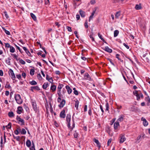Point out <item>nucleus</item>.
Returning a JSON list of instances; mask_svg holds the SVG:
<instances>
[{
    "instance_id": "obj_51",
    "label": "nucleus",
    "mask_w": 150,
    "mask_h": 150,
    "mask_svg": "<svg viewBox=\"0 0 150 150\" xmlns=\"http://www.w3.org/2000/svg\"><path fill=\"white\" fill-rule=\"evenodd\" d=\"M112 140L111 139H109L108 142V145L109 146L110 144L111 143Z\"/></svg>"
},
{
    "instance_id": "obj_35",
    "label": "nucleus",
    "mask_w": 150,
    "mask_h": 150,
    "mask_svg": "<svg viewBox=\"0 0 150 150\" xmlns=\"http://www.w3.org/2000/svg\"><path fill=\"white\" fill-rule=\"evenodd\" d=\"M26 132L25 129H22L21 131V133L22 134H26Z\"/></svg>"
},
{
    "instance_id": "obj_25",
    "label": "nucleus",
    "mask_w": 150,
    "mask_h": 150,
    "mask_svg": "<svg viewBox=\"0 0 150 150\" xmlns=\"http://www.w3.org/2000/svg\"><path fill=\"white\" fill-rule=\"evenodd\" d=\"M26 145L27 146L29 147L31 145V142L30 140H28L26 142Z\"/></svg>"
},
{
    "instance_id": "obj_28",
    "label": "nucleus",
    "mask_w": 150,
    "mask_h": 150,
    "mask_svg": "<svg viewBox=\"0 0 150 150\" xmlns=\"http://www.w3.org/2000/svg\"><path fill=\"white\" fill-rule=\"evenodd\" d=\"M30 15L32 18L35 21L37 20V18L35 15L33 13H30Z\"/></svg>"
},
{
    "instance_id": "obj_11",
    "label": "nucleus",
    "mask_w": 150,
    "mask_h": 150,
    "mask_svg": "<svg viewBox=\"0 0 150 150\" xmlns=\"http://www.w3.org/2000/svg\"><path fill=\"white\" fill-rule=\"evenodd\" d=\"M66 88L67 90L68 93L69 94H70L72 92V90L70 87L68 86H66Z\"/></svg>"
},
{
    "instance_id": "obj_44",
    "label": "nucleus",
    "mask_w": 150,
    "mask_h": 150,
    "mask_svg": "<svg viewBox=\"0 0 150 150\" xmlns=\"http://www.w3.org/2000/svg\"><path fill=\"white\" fill-rule=\"evenodd\" d=\"M12 55L14 57V58H15L17 60H18L19 59H18V57L16 54H12Z\"/></svg>"
},
{
    "instance_id": "obj_53",
    "label": "nucleus",
    "mask_w": 150,
    "mask_h": 150,
    "mask_svg": "<svg viewBox=\"0 0 150 150\" xmlns=\"http://www.w3.org/2000/svg\"><path fill=\"white\" fill-rule=\"evenodd\" d=\"M16 76L18 79H20L21 77V76L20 74L16 75Z\"/></svg>"
},
{
    "instance_id": "obj_33",
    "label": "nucleus",
    "mask_w": 150,
    "mask_h": 150,
    "mask_svg": "<svg viewBox=\"0 0 150 150\" xmlns=\"http://www.w3.org/2000/svg\"><path fill=\"white\" fill-rule=\"evenodd\" d=\"M48 84L47 83H44L42 86V88L44 89H46L48 86Z\"/></svg>"
},
{
    "instance_id": "obj_49",
    "label": "nucleus",
    "mask_w": 150,
    "mask_h": 150,
    "mask_svg": "<svg viewBox=\"0 0 150 150\" xmlns=\"http://www.w3.org/2000/svg\"><path fill=\"white\" fill-rule=\"evenodd\" d=\"M74 135L75 138H77L78 136L77 133L76 132H75L74 134Z\"/></svg>"
},
{
    "instance_id": "obj_34",
    "label": "nucleus",
    "mask_w": 150,
    "mask_h": 150,
    "mask_svg": "<svg viewBox=\"0 0 150 150\" xmlns=\"http://www.w3.org/2000/svg\"><path fill=\"white\" fill-rule=\"evenodd\" d=\"M30 83L32 85H35L37 84V82L35 81H32L30 82Z\"/></svg>"
},
{
    "instance_id": "obj_24",
    "label": "nucleus",
    "mask_w": 150,
    "mask_h": 150,
    "mask_svg": "<svg viewBox=\"0 0 150 150\" xmlns=\"http://www.w3.org/2000/svg\"><path fill=\"white\" fill-rule=\"evenodd\" d=\"M8 115L10 117H13L14 116L13 113L12 111L9 112L8 113Z\"/></svg>"
},
{
    "instance_id": "obj_18",
    "label": "nucleus",
    "mask_w": 150,
    "mask_h": 150,
    "mask_svg": "<svg viewBox=\"0 0 150 150\" xmlns=\"http://www.w3.org/2000/svg\"><path fill=\"white\" fill-rule=\"evenodd\" d=\"M145 100L148 102L147 105L149 106L150 105V98L149 96L146 97L145 98Z\"/></svg>"
},
{
    "instance_id": "obj_27",
    "label": "nucleus",
    "mask_w": 150,
    "mask_h": 150,
    "mask_svg": "<svg viewBox=\"0 0 150 150\" xmlns=\"http://www.w3.org/2000/svg\"><path fill=\"white\" fill-rule=\"evenodd\" d=\"M15 48L11 46L10 47V51L11 52L13 53L15 52Z\"/></svg>"
},
{
    "instance_id": "obj_19",
    "label": "nucleus",
    "mask_w": 150,
    "mask_h": 150,
    "mask_svg": "<svg viewBox=\"0 0 150 150\" xmlns=\"http://www.w3.org/2000/svg\"><path fill=\"white\" fill-rule=\"evenodd\" d=\"M135 8L136 10H139L141 9L142 7L140 4H137L135 6Z\"/></svg>"
},
{
    "instance_id": "obj_46",
    "label": "nucleus",
    "mask_w": 150,
    "mask_h": 150,
    "mask_svg": "<svg viewBox=\"0 0 150 150\" xmlns=\"http://www.w3.org/2000/svg\"><path fill=\"white\" fill-rule=\"evenodd\" d=\"M98 35L99 37L102 40H104V39L102 38V35L99 33H98Z\"/></svg>"
},
{
    "instance_id": "obj_15",
    "label": "nucleus",
    "mask_w": 150,
    "mask_h": 150,
    "mask_svg": "<svg viewBox=\"0 0 150 150\" xmlns=\"http://www.w3.org/2000/svg\"><path fill=\"white\" fill-rule=\"evenodd\" d=\"M96 11V10H95V11H93L92 12L91 15L90 16L88 20V21L89 22L93 18Z\"/></svg>"
},
{
    "instance_id": "obj_26",
    "label": "nucleus",
    "mask_w": 150,
    "mask_h": 150,
    "mask_svg": "<svg viewBox=\"0 0 150 150\" xmlns=\"http://www.w3.org/2000/svg\"><path fill=\"white\" fill-rule=\"evenodd\" d=\"M119 33V31L117 30H115L114 32V37H117Z\"/></svg>"
},
{
    "instance_id": "obj_5",
    "label": "nucleus",
    "mask_w": 150,
    "mask_h": 150,
    "mask_svg": "<svg viewBox=\"0 0 150 150\" xmlns=\"http://www.w3.org/2000/svg\"><path fill=\"white\" fill-rule=\"evenodd\" d=\"M9 74L13 80H14L15 79V76L13 71L11 69H10Z\"/></svg>"
},
{
    "instance_id": "obj_3",
    "label": "nucleus",
    "mask_w": 150,
    "mask_h": 150,
    "mask_svg": "<svg viewBox=\"0 0 150 150\" xmlns=\"http://www.w3.org/2000/svg\"><path fill=\"white\" fill-rule=\"evenodd\" d=\"M15 98L16 102L19 104H22L23 103V100L21 98L20 95L17 94L15 95Z\"/></svg>"
},
{
    "instance_id": "obj_14",
    "label": "nucleus",
    "mask_w": 150,
    "mask_h": 150,
    "mask_svg": "<svg viewBox=\"0 0 150 150\" xmlns=\"http://www.w3.org/2000/svg\"><path fill=\"white\" fill-rule=\"evenodd\" d=\"M124 117V116L123 115L120 116L119 118L117 120V122H121L123 120Z\"/></svg>"
},
{
    "instance_id": "obj_52",
    "label": "nucleus",
    "mask_w": 150,
    "mask_h": 150,
    "mask_svg": "<svg viewBox=\"0 0 150 150\" xmlns=\"http://www.w3.org/2000/svg\"><path fill=\"white\" fill-rule=\"evenodd\" d=\"M123 45L127 49L129 48V47L127 45H126L125 43H123Z\"/></svg>"
},
{
    "instance_id": "obj_60",
    "label": "nucleus",
    "mask_w": 150,
    "mask_h": 150,
    "mask_svg": "<svg viewBox=\"0 0 150 150\" xmlns=\"http://www.w3.org/2000/svg\"><path fill=\"white\" fill-rule=\"evenodd\" d=\"M119 55L118 54H117L116 55V57L119 60H120V59L119 58Z\"/></svg>"
},
{
    "instance_id": "obj_22",
    "label": "nucleus",
    "mask_w": 150,
    "mask_h": 150,
    "mask_svg": "<svg viewBox=\"0 0 150 150\" xmlns=\"http://www.w3.org/2000/svg\"><path fill=\"white\" fill-rule=\"evenodd\" d=\"M119 125V123L118 122H115L114 124V128L115 129H117Z\"/></svg>"
},
{
    "instance_id": "obj_12",
    "label": "nucleus",
    "mask_w": 150,
    "mask_h": 150,
    "mask_svg": "<svg viewBox=\"0 0 150 150\" xmlns=\"http://www.w3.org/2000/svg\"><path fill=\"white\" fill-rule=\"evenodd\" d=\"M34 90H40L39 87L38 86H32L31 87V90L33 91Z\"/></svg>"
},
{
    "instance_id": "obj_23",
    "label": "nucleus",
    "mask_w": 150,
    "mask_h": 150,
    "mask_svg": "<svg viewBox=\"0 0 150 150\" xmlns=\"http://www.w3.org/2000/svg\"><path fill=\"white\" fill-rule=\"evenodd\" d=\"M56 86L54 85H52L50 89L52 92H54L56 90Z\"/></svg>"
},
{
    "instance_id": "obj_42",
    "label": "nucleus",
    "mask_w": 150,
    "mask_h": 150,
    "mask_svg": "<svg viewBox=\"0 0 150 150\" xmlns=\"http://www.w3.org/2000/svg\"><path fill=\"white\" fill-rule=\"evenodd\" d=\"M37 77L39 80H41L42 79L41 76L40 74H38Z\"/></svg>"
},
{
    "instance_id": "obj_47",
    "label": "nucleus",
    "mask_w": 150,
    "mask_h": 150,
    "mask_svg": "<svg viewBox=\"0 0 150 150\" xmlns=\"http://www.w3.org/2000/svg\"><path fill=\"white\" fill-rule=\"evenodd\" d=\"M47 80L51 83H52L53 82V80L52 77L49 78Z\"/></svg>"
},
{
    "instance_id": "obj_43",
    "label": "nucleus",
    "mask_w": 150,
    "mask_h": 150,
    "mask_svg": "<svg viewBox=\"0 0 150 150\" xmlns=\"http://www.w3.org/2000/svg\"><path fill=\"white\" fill-rule=\"evenodd\" d=\"M67 28L69 32H71L72 31L71 28V27H69V26H67Z\"/></svg>"
},
{
    "instance_id": "obj_1",
    "label": "nucleus",
    "mask_w": 150,
    "mask_h": 150,
    "mask_svg": "<svg viewBox=\"0 0 150 150\" xmlns=\"http://www.w3.org/2000/svg\"><path fill=\"white\" fill-rule=\"evenodd\" d=\"M66 120L68 123V126L69 128H71L72 129L74 127L75 124L74 123L73 121L72 123V127H71L70 126V122L71 121V115H67L66 117Z\"/></svg>"
},
{
    "instance_id": "obj_57",
    "label": "nucleus",
    "mask_w": 150,
    "mask_h": 150,
    "mask_svg": "<svg viewBox=\"0 0 150 150\" xmlns=\"http://www.w3.org/2000/svg\"><path fill=\"white\" fill-rule=\"evenodd\" d=\"M81 58L82 60L84 61L86 60L87 59L86 58L84 57H81Z\"/></svg>"
},
{
    "instance_id": "obj_36",
    "label": "nucleus",
    "mask_w": 150,
    "mask_h": 150,
    "mask_svg": "<svg viewBox=\"0 0 150 150\" xmlns=\"http://www.w3.org/2000/svg\"><path fill=\"white\" fill-rule=\"evenodd\" d=\"M19 59V62L21 64H25V62L24 60H23V59Z\"/></svg>"
},
{
    "instance_id": "obj_58",
    "label": "nucleus",
    "mask_w": 150,
    "mask_h": 150,
    "mask_svg": "<svg viewBox=\"0 0 150 150\" xmlns=\"http://www.w3.org/2000/svg\"><path fill=\"white\" fill-rule=\"evenodd\" d=\"M23 48L25 52H27V51H28L27 48L25 47H23Z\"/></svg>"
},
{
    "instance_id": "obj_10",
    "label": "nucleus",
    "mask_w": 150,
    "mask_h": 150,
    "mask_svg": "<svg viewBox=\"0 0 150 150\" xmlns=\"http://www.w3.org/2000/svg\"><path fill=\"white\" fill-rule=\"evenodd\" d=\"M65 103V100H62V101L60 102V104L59 105V107L60 108L63 107Z\"/></svg>"
},
{
    "instance_id": "obj_54",
    "label": "nucleus",
    "mask_w": 150,
    "mask_h": 150,
    "mask_svg": "<svg viewBox=\"0 0 150 150\" xmlns=\"http://www.w3.org/2000/svg\"><path fill=\"white\" fill-rule=\"evenodd\" d=\"M96 2L95 0H91V4H94Z\"/></svg>"
},
{
    "instance_id": "obj_17",
    "label": "nucleus",
    "mask_w": 150,
    "mask_h": 150,
    "mask_svg": "<svg viewBox=\"0 0 150 150\" xmlns=\"http://www.w3.org/2000/svg\"><path fill=\"white\" fill-rule=\"evenodd\" d=\"M94 142L96 144L97 146L99 148H100L101 146L100 143H99L98 140L95 139H94Z\"/></svg>"
},
{
    "instance_id": "obj_13",
    "label": "nucleus",
    "mask_w": 150,
    "mask_h": 150,
    "mask_svg": "<svg viewBox=\"0 0 150 150\" xmlns=\"http://www.w3.org/2000/svg\"><path fill=\"white\" fill-rule=\"evenodd\" d=\"M65 111L64 110H63L60 112V117L62 118H64L65 117V115L64 114Z\"/></svg>"
},
{
    "instance_id": "obj_2",
    "label": "nucleus",
    "mask_w": 150,
    "mask_h": 150,
    "mask_svg": "<svg viewBox=\"0 0 150 150\" xmlns=\"http://www.w3.org/2000/svg\"><path fill=\"white\" fill-rule=\"evenodd\" d=\"M133 94L136 96L137 99L138 100H140V98H143V94L137 91H134L133 92Z\"/></svg>"
},
{
    "instance_id": "obj_8",
    "label": "nucleus",
    "mask_w": 150,
    "mask_h": 150,
    "mask_svg": "<svg viewBox=\"0 0 150 150\" xmlns=\"http://www.w3.org/2000/svg\"><path fill=\"white\" fill-rule=\"evenodd\" d=\"M32 105L34 110L35 112H37V108L36 103L35 102H32Z\"/></svg>"
},
{
    "instance_id": "obj_56",
    "label": "nucleus",
    "mask_w": 150,
    "mask_h": 150,
    "mask_svg": "<svg viewBox=\"0 0 150 150\" xmlns=\"http://www.w3.org/2000/svg\"><path fill=\"white\" fill-rule=\"evenodd\" d=\"M3 72L2 70H0V75L1 76H3Z\"/></svg>"
},
{
    "instance_id": "obj_61",
    "label": "nucleus",
    "mask_w": 150,
    "mask_h": 150,
    "mask_svg": "<svg viewBox=\"0 0 150 150\" xmlns=\"http://www.w3.org/2000/svg\"><path fill=\"white\" fill-rule=\"evenodd\" d=\"M76 18L77 20H79L80 19V16L79 15L77 14L76 15Z\"/></svg>"
},
{
    "instance_id": "obj_21",
    "label": "nucleus",
    "mask_w": 150,
    "mask_h": 150,
    "mask_svg": "<svg viewBox=\"0 0 150 150\" xmlns=\"http://www.w3.org/2000/svg\"><path fill=\"white\" fill-rule=\"evenodd\" d=\"M79 102L78 100H76L75 101V107L76 110H78L79 105Z\"/></svg>"
},
{
    "instance_id": "obj_62",
    "label": "nucleus",
    "mask_w": 150,
    "mask_h": 150,
    "mask_svg": "<svg viewBox=\"0 0 150 150\" xmlns=\"http://www.w3.org/2000/svg\"><path fill=\"white\" fill-rule=\"evenodd\" d=\"M5 87L6 88H11V87L9 84H6V85L5 86Z\"/></svg>"
},
{
    "instance_id": "obj_41",
    "label": "nucleus",
    "mask_w": 150,
    "mask_h": 150,
    "mask_svg": "<svg viewBox=\"0 0 150 150\" xmlns=\"http://www.w3.org/2000/svg\"><path fill=\"white\" fill-rule=\"evenodd\" d=\"M6 127H7L8 129H10L11 127V123L9 122L8 125L6 126Z\"/></svg>"
},
{
    "instance_id": "obj_9",
    "label": "nucleus",
    "mask_w": 150,
    "mask_h": 150,
    "mask_svg": "<svg viewBox=\"0 0 150 150\" xmlns=\"http://www.w3.org/2000/svg\"><path fill=\"white\" fill-rule=\"evenodd\" d=\"M141 120L143 121V124L144 126H146L148 125V122L145 118L142 117L141 118Z\"/></svg>"
},
{
    "instance_id": "obj_6",
    "label": "nucleus",
    "mask_w": 150,
    "mask_h": 150,
    "mask_svg": "<svg viewBox=\"0 0 150 150\" xmlns=\"http://www.w3.org/2000/svg\"><path fill=\"white\" fill-rule=\"evenodd\" d=\"M144 134H142L138 136L137 138L136 142L137 143H139L141 140V139L142 138H144Z\"/></svg>"
},
{
    "instance_id": "obj_32",
    "label": "nucleus",
    "mask_w": 150,
    "mask_h": 150,
    "mask_svg": "<svg viewBox=\"0 0 150 150\" xmlns=\"http://www.w3.org/2000/svg\"><path fill=\"white\" fill-rule=\"evenodd\" d=\"M22 107H18V110L17 111V113L18 114H20L21 112Z\"/></svg>"
},
{
    "instance_id": "obj_45",
    "label": "nucleus",
    "mask_w": 150,
    "mask_h": 150,
    "mask_svg": "<svg viewBox=\"0 0 150 150\" xmlns=\"http://www.w3.org/2000/svg\"><path fill=\"white\" fill-rule=\"evenodd\" d=\"M84 26L85 27V28H87L88 27L87 20H86V22H85V23H84Z\"/></svg>"
},
{
    "instance_id": "obj_63",
    "label": "nucleus",
    "mask_w": 150,
    "mask_h": 150,
    "mask_svg": "<svg viewBox=\"0 0 150 150\" xmlns=\"http://www.w3.org/2000/svg\"><path fill=\"white\" fill-rule=\"evenodd\" d=\"M87 106L86 105H85L84 106V111L85 112H86L87 110Z\"/></svg>"
},
{
    "instance_id": "obj_20",
    "label": "nucleus",
    "mask_w": 150,
    "mask_h": 150,
    "mask_svg": "<svg viewBox=\"0 0 150 150\" xmlns=\"http://www.w3.org/2000/svg\"><path fill=\"white\" fill-rule=\"evenodd\" d=\"M80 14L81 16L82 17H84L85 16V12L82 10L79 11Z\"/></svg>"
},
{
    "instance_id": "obj_64",
    "label": "nucleus",
    "mask_w": 150,
    "mask_h": 150,
    "mask_svg": "<svg viewBox=\"0 0 150 150\" xmlns=\"http://www.w3.org/2000/svg\"><path fill=\"white\" fill-rule=\"evenodd\" d=\"M9 93V92L8 91H6L5 92V95L7 96H8Z\"/></svg>"
},
{
    "instance_id": "obj_37",
    "label": "nucleus",
    "mask_w": 150,
    "mask_h": 150,
    "mask_svg": "<svg viewBox=\"0 0 150 150\" xmlns=\"http://www.w3.org/2000/svg\"><path fill=\"white\" fill-rule=\"evenodd\" d=\"M63 84H59L58 85L57 89L58 90H61L62 88L63 87Z\"/></svg>"
},
{
    "instance_id": "obj_40",
    "label": "nucleus",
    "mask_w": 150,
    "mask_h": 150,
    "mask_svg": "<svg viewBox=\"0 0 150 150\" xmlns=\"http://www.w3.org/2000/svg\"><path fill=\"white\" fill-rule=\"evenodd\" d=\"M105 107H106V111H108L109 108V104L108 103H106L105 104Z\"/></svg>"
},
{
    "instance_id": "obj_29",
    "label": "nucleus",
    "mask_w": 150,
    "mask_h": 150,
    "mask_svg": "<svg viewBox=\"0 0 150 150\" xmlns=\"http://www.w3.org/2000/svg\"><path fill=\"white\" fill-rule=\"evenodd\" d=\"M3 30L4 31L5 33L7 35H9L10 34V32L6 30L4 28V27H2Z\"/></svg>"
},
{
    "instance_id": "obj_4",
    "label": "nucleus",
    "mask_w": 150,
    "mask_h": 150,
    "mask_svg": "<svg viewBox=\"0 0 150 150\" xmlns=\"http://www.w3.org/2000/svg\"><path fill=\"white\" fill-rule=\"evenodd\" d=\"M16 119L17 121H18V123L20 125H24V120L23 119H21L18 116H17Z\"/></svg>"
},
{
    "instance_id": "obj_16",
    "label": "nucleus",
    "mask_w": 150,
    "mask_h": 150,
    "mask_svg": "<svg viewBox=\"0 0 150 150\" xmlns=\"http://www.w3.org/2000/svg\"><path fill=\"white\" fill-rule=\"evenodd\" d=\"M104 50L105 51H106L109 53H111L112 52V50L111 49L109 48V47H108V46L105 47Z\"/></svg>"
},
{
    "instance_id": "obj_39",
    "label": "nucleus",
    "mask_w": 150,
    "mask_h": 150,
    "mask_svg": "<svg viewBox=\"0 0 150 150\" xmlns=\"http://www.w3.org/2000/svg\"><path fill=\"white\" fill-rule=\"evenodd\" d=\"M10 60L11 59L8 58V60H6V63L9 65H10Z\"/></svg>"
},
{
    "instance_id": "obj_31",
    "label": "nucleus",
    "mask_w": 150,
    "mask_h": 150,
    "mask_svg": "<svg viewBox=\"0 0 150 150\" xmlns=\"http://www.w3.org/2000/svg\"><path fill=\"white\" fill-rule=\"evenodd\" d=\"M120 15V12L119 11L117 12L115 15V18H118Z\"/></svg>"
},
{
    "instance_id": "obj_30",
    "label": "nucleus",
    "mask_w": 150,
    "mask_h": 150,
    "mask_svg": "<svg viewBox=\"0 0 150 150\" xmlns=\"http://www.w3.org/2000/svg\"><path fill=\"white\" fill-rule=\"evenodd\" d=\"M89 74L87 73H86L85 74L84 77L85 79L89 80L90 79Z\"/></svg>"
},
{
    "instance_id": "obj_59",
    "label": "nucleus",
    "mask_w": 150,
    "mask_h": 150,
    "mask_svg": "<svg viewBox=\"0 0 150 150\" xmlns=\"http://www.w3.org/2000/svg\"><path fill=\"white\" fill-rule=\"evenodd\" d=\"M4 14H5V16H6V18H8V16L7 15L6 12H4Z\"/></svg>"
},
{
    "instance_id": "obj_7",
    "label": "nucleus",
    "mask_w": 150,
    "mask_h": 150,
    "mask_svg": "<svg viewBox=\"0 0 150 150\" xmlns=\"http://www.w3.org/2000/svg\"><path fill=\"white\" fill-rule=\"evenodd\" d=\"M120 143H123L126 140V138L124 135L122 134H120Z\"/></svg>"
},
{
    "instance_id": "obj_55",
    "label": "nucleus",
    "mask_w": 150,
    "mask_h": 150,
    "mask_svg": "<svg viewBox=\"0 0 150 150\" xmlns=\"http://www.w3.org/2000/svg\"><path fill=\"white\" fill-rule=\"evenodd\" d=\"M22 75L25 78L26 76V74L25 73L23 72L22 74Z\"/></svg>"
},
{
    "instance_id": "obj_48",
    "label": "nucleus",
    "mask_w": 150,
    "mask_h": 150,
    "mask_svg": "<svg viewBox=\"0 0 150 150\" xmlns=\"http://www.w3.org/2000/svg\"><path fill=\"white\" fill-rule=\"evenodd\" d=\"M5 47L7 48L10 47L11 46L10 44L8 43H5Z\"/></svg>"
},
{
    "instance_id": "obj_50",
    "label": "nucleus",
    "mask_w": 150,
    "mask_h": 150,
    "mask_svg": "<svg viewBox=\"0 0 150 150\" xmlns=\"http://www.w3.org/2000/svg\"><path fill=\"white\" fill-rule=\"evenodd\" d=\"M74 93L75 95H77L78 94V91L76 90H74Z\"/></svg>"
},
{
    "instance_id": "obj_38",
    "label": "nucleus",
    "mask_w": 150,
    "mask_h": 150,
    "mask_svg": "<svg viewBox=\"0 0 150 150\" xmlns=\"http://www.w3.org/2000/svg\"><path fill=\"white\" fill-rule=\"evenodd\" d=\"M35 71L33 69H31L30 71V74L31 75H33L34 74Z\"/></svg>"
}]
</instances>
